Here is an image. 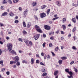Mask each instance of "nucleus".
<instances>
[{
	"instance_id": "obj_1",
	"label": "nucleus",
	"mask_w": 78,
	"mask_h": 78,
	"mask_svg": "<svg viewBox=\"0 0 78 78\" xmlns=\"http://www.w3.org/2000/svg\"><path fill=\"white\" fill-rule=\"evenodd\" d=\"M35 27L36 30L37 31V32L40 33H42V30H41L40 27H39L38 26L36 25Z\"/></svg>"
},
{
	"instance_id": "obj_2",
	"label": "nucleus",
	"mask_w": 78,
	"mask_h": 78,
	"mask_svg": "<svg viewBox=\"0 0 78 78\" xmlns=\"http://www.w3.org/2000/svg\"><path fill=\"white\" fill-rule=\"evenodd\" d=\"M9 51H11L12 49V45L11 43H9L7 44Z\"/></svg>"
},
{
	"instance_id": "obj_3",
	"label": "nucleus",
	"mask_w": 78,
	"mask_h": 78,
	"mask_svg": "<svg viewBox=\"0 0 78 78\" xmlns=\"http://www.w3.org/2000/svg\"><path fill=\"white\" fill-rule=\"evenodd\" d=\"M24 41L26 44L27 45L29 46V44L30 45H33V43H32V42L30 41H29L27 40H24Z\"/></svg>"
},
{
	"instance_id": "obj_4",
	"label": "nucleus",
	"mask_w": 78,
	"mask_h": 78,
	"mask_svg": "<svg viewBox=\"0 0 78 78\" xmlns=\"http://www.w3.org/2000/svg\"><path fill=\"white\" fill-rule=\"evenodd\" d=\"M40 36V35L39 34H37L34 36V38L35 41H36V40H37V39H38L39 37Z\"/></svg>"
},
{
	"instance_id": "obj_5",
	"label": "nucleus",
	"mask_w": 78,
	"mask_h": 78,
	"mask_svg": "<svg viewBox=\"0 0 78 78\" xmlns=\"http://www.w3.org/2000/svg\"><path fill=\"white\" fill-rule=\"evenodd\" d=\"M46 16V14L44 13H42L40 15V17L41 18L45 17Z\"/></svg>"
},
{
	"instance_id": "obj_6",
	"label": "nucleus",
	"mask_w": 78,
	"mask_h": 78,
	"mask_svg": "<svg viewBox=\"0 0 78 78\" xmlns=\"http://www.w3.org/2000/svg\"><path fill=\"white\" fill-rule=\"evenodd\" d=\"M9 51L10 53L12 54H13L14 55H17L16 54V51H14V50H11L10 51Z\"/></svg>"
},
{
	"instance_id": "obj_7",
	"label": "nucleus",
	"mask_w": 78,
	"mask_h": 78,
	"mask_svg": "<svg viewBox=\"0 0 78 78\" xmlns=\"http://www.w3.org/2000/svg\"><path fill=\"white\" fill-rule=\"evenodd\" d=\"M44 27L45 29L46 30H50V26H48L45 25L44 26Z\"/></svg>"
},
{
	"instance_id": "obj_8",
	"label": "nucleus",
	"mask_w": 78,
	"mask_h": 78,
	"mask_svg": "<svg viewBox=\"0 0 78 78\" xmlns=\"http://www.w3.org/2000/svg\"><path fill=\"white\" fill-rule=\"evenodd\" d=\"M13 60L17 62V61H19V58L17 56H16L14 58Z\"/></svg>"
},
{
	"instance_id": "obj_9",
	"label": "nucleus",
	"mask_w": 78,
	"mask_h": 78,
	"mask_svg": "<svg viewBox=\"0 0 78 78\" xmlns=\"http://www.w3.org/2000/svg\"><path fill=\"white\" fill-rule=\"evenodd\" d=\"M8 2V1L7 0H2V4H6Z\"/></svg>"
},
{
	"instance_id": "obj_10",
	"label": "nucleus",
	"mask_w": 78,
	"mask_h": 78,
	"mask_svg": "<svg viewBox=\"0 0 78 78\" xmlns=\"http://www.w3.org/2000/svg\"><path fill=\"white\" fill-rule=\"evenodd\" d=\"M28 12V10L27 9H26L24 11V17H26V16H27V14Z\"/></svg>"
},
{
	"instance_id": "obj_11",
	"label": "nucleus",
	"mask_w": 78,
	"mask_h": 78,
	"mask_svg": "<svg viewBox=\"0 0 78 78\" xmlns=\"http://www.w3.org/2000/svg\"><path fill=\"white\" fill-rule=\"evenodd\" d=\"M31 26V23L30 22H28L27 23V27H28V28H30V26Z\"/></svg>"
},
{
	"instance_id": "obj_12",
	"label": "nucleus",
	"mask_w": 78,
	"mask_h": 78,
	"mask_svg": "<svg viewBox=\"0 0 78 78\" xmlns=\"http://www.w3.org/2000/svg\"><path fill=\"white\" fill-rule=\"evenodd\" d=\"M8 14V13L6 12H5L3 13L2 15V16H6Z\"/></svg>"
},
{
	"instance_id": "obj_13",
	"label": "nucleus",
	"mask_w": 78,
	"mask_h": 78,
	"mask_svg": "<svg viewBox=\"0 0 78 78\" xmlns=\"http://www.w3.org/2000/svg\"><path fill=\"white\" fill-rule=\"evenodd\" d=\"M16 61H10V64H16Z\"/></svg>"
},
{
	"instance_id": "obj_14",
	"label": "nucleus",
	"mask_w": 78,
	"mask_h": 78,
	"mask_svg": "<svg viewBox=\"0 0 78 78\" xmlns=\"http://www.w3.org/2000/svg\"><path fill=\"white\" fill-rule=\"evenodd\" d=\"M76 19L75 18H74L72 19V21L74 23H76Z\"/></svg>"
},
{
	"instance_id": "obj_15",
	"label": "nucleus",
	"mask_w": 78,
	"mask_h": 78,
	"mask_svg": "<svg viewBox=\"0 0 78 78\" xmlns=\"http://www.w3.org/2000/svg\"><path fill=\"white\" fill-rule=\"evenodd\" d=\"M57 5L58 6H61V2L59 1L57 2Z\"/></svg>"
},
{
	"instance_id": "obj_16",
	"label": "nucleus",
	"mask_w": 78,
	"mask_h": 78,
	"mask_svg": "<svg viewBox=\"0 0 78 78\" xmlns=\"http://www.w3.org/2000/svg\"><path fill=\"white\" fill-rule=\"evenodd\" d=\"M58 73V71H56L54 72V75L55 76H56V75Z\"/></svg>"
},
{
	"instance_id": "obj_17",
	"label": "nucleus",
	"mask_w": 78,
	"mask_h": 78,
	"mask_svg": "<svg viewBox=\"0 0 78 78\" xmlns=\"http://www.w3.org/2000/svg\"><path fill=\"white\" fill-rule=\"evenodd\" d=\"M17 62V63H16V64L17 65V66H19L20 65V62Z\"/></svg>"
},
{
	"instance_id": "obj_18",
	"label": "nucleus",
	"mask_w": 78,
	"mask_h": 78,
	"mask_svg": "<svg viewBox=\"0 0 78 78\" xmlns=\"http://www.w3.org/2000/svg\"><path fill=\"white\" fill-rule=\"evenodd\" d=\"M62 27H63V28L64 30H65L66 29V27L65 25H62Z\"/></svg>"
},
{
	"instance_id": "obj_19",
	"label": "nucleus",
	"mask_w": 78,
	"mask_h": 78,
	"mask_svg": "<svg viewBox=\"0 0 78 78\" xmlns=\"http://www.w3.org/2000/svg\"><path fill=\"white\" fill-rule=\"evenodd\" d=\"M19 0H13V2L14 3H17L18 2Z\"/></svg>"
},
{
	"instance_id": "obj_20",
	"label": "nucleus",
	"mask_w": 78,
	"mask_h": 78,
	"mask_svg": "<svg viewBox=\"0 0 78 78\" xmlns=\"http://www.w3.org/2000/svg\"><path fill=\"white\" fill-rule=\"evenodd\" d=\"M76 29V27H74L73 30V32H75Z\"/></svg>"
},
{
	"instance_id": "obj_21",
	"label": "nucleus",
	"mask_w": 78,
	"mask_h": 78,
	"mask_svg": "<svg viewBox=\"0 0 78 78\" xmlns=\"http://www.w3.org/2000/svg\"><path fill=\"white\" fill-rule=\"evenodd\" d=\"M31 64H34V59L33 58L31 59Z\"/></svg>"
},
{
	"instance_id": "obj_22",
	"label": "nucleus",
	"mask_w": 78,
	"mask_h": 78,
	"mask_svg": "<svg viewBox=\"0 0 78 78\" xmlns=\"http://www.w3.org/2000/svg\"><path fill=\"white\" fill-rule=\"evenodd\" d=\"M62 60H59L58 61V63L59 64L61 65V64H62Z\"/></svg>"
},
{
	"instance_id": "obj_23",
	"label": "nucleus",
	"mask_w": 78,
	"mask_h": 78,
	"mask_svg": "<svg viewBox=\"0 0 78 78\" xmlns=\"http://www.w3.org/2000/svg\"><path fill=\"white\" fill-rule=\"evenodd\" d=\"M23 23L24 27H26V24L25 23V21H23Z\"/></svg>"
},
{
	"instance_id": "obj_24",
	"label": "nucleus",
	"mask_w": 78,
	"mask_h": 78,
	"mask_svg": "<svg viewBox=\"0 0 78 78\" xmlns=\"http://www.w3.org/2000/svg\"><path fill=\"white\" fill-rule=\"evenodd\" d=\"M9 15L11 17H13V16H14V14L12 12H10L9 14Z\"/></svg>"
},
{
	"instance_id": "obj_25",
	"label": "nucleus",
	"mask_w": 78,
	"mask_h": 78,
	"mask_svg": "<svg viewBox=\"0 0 78 78\" xmlns=\"http://www.w3.org/2000/svg\"><path fill=\"white\" fill-rule=\"evenodd\" d=\"M70 75L72 76L73 75V73L72 72V71H70L69 72V73H68Z\"/></svg>"
},
{
	"instance_id": "obj_26",
	"label": "nucleus",
	"mask_w": 78,
	"mask_h": 78,
	"mask_svg": "<svg viewBox=\"0 0 78 78\" xmlns=\"http://www.w3.org/2000/svg\"><path fill=\"white\" fill-rule=\"evenodd\" d=\"M66 72H67L68 73L69 72V69H65Z\"/></svg>"
},
{
	"instance_id": "obj_27",
	"label": "nucleus",
	"mask_w": 78,
	"mask_h": 78,
	"mask_svg": "<svg viewBox=\"0 0 78 78\" xmlns=\"http://www.w3.org/2000/svg\"><path fill=\"white\" fill-rule=\"evenodd\" d=\"M50 10L49 9H48V11H47V14H50Z\"/></svg>"
},
{
	"instance_id": "obj_28",
	"label": "nucleus",
	"mask_w": 78,
	"mask_h": 78,
	"mask_svg": "<svg viewBox=\"0 0 78 78\" xmlns=\"http://www.w3.org/2000/svg\"><path fill=\"white\" fill-rule=\"evenodd\" d=\"M47 73H44L43 74L42 76H47Z\"/></svg>"
},
{
	"instance_id": "obj_29",
	"label": "nucleus",
	"mask_w": 78,
	"mask_h": 78,
	"mask_svg": "<svg viewBox=\"0 0 78 78\" xmlns=\"http://www.w3.org/2000/svg\"><path fill=\"white\" fill-rule=\"evenodd\" d=\"M45 7H46V6L45 5H43L41 6V9H44L45 8Z\"/></svg>"
},
{
	"instance_id": "obj_30",
	"label": "nucleus",
	"mask_w": 78,
	"mask_h": 78,
	"mask_svg": "<svg viewBox=\"0 0 78 78\" xmlns=\"http://www.w3.org/2000/svg\"><path fill=\"white\" fill-rule=\"evenodd\" d=\"M0 64H1L2 66H3V61H0Z\"/></svg>"
},
{
	"instance_id": "obj_31",
	"label": "nucleus",
	"mask_w": 78,
	"mask_h": 78,
	"mask_svg": "<svg viewBox=\"0 0 78 78\" xmlns=\"http://www.w3.org/2000/svg\"><path fill=\"white\" fill-rule=\"evenodd\" d=\"M33 6H35L36 5V2H34L32 4Z\"/></svg>"
},
{
	"instance_id": "obj_32",
	"label": "nucleus",
	"mask_w": 78,
	"mask_h": 78,
	"mask_svg": "<svg viewBox=\"0 0 78 78\" xmlns=\"http://www.w3.org/2000/svg\"><path fill=\"white\" fill-rule=\"evenodd\" d=\"M59 49V48L58 47H57L55 48V50L56 51H57Z\"/></svg>"
},
{
	"instance_id": "obj_33",
	"label": "nucleus",
	"mask_w": 78,
	"mask_h": 78,
	"mask_svg": "<svg viewBox=\"0 0 78 78\" xmlns=\"http://www.w3.org/2000/svg\"><path fill=\"white\" fill-rule=\"evenodd\" d=\"M61 58L62 59L64 60V59H67V57H61Z\"/></svg>"
},
{
	"instance_id": "obj_34",
	"label": "nucleus",
	"mask_w": 78,
	"mask_h": 78,
	"mask_svg": "<svg viewBox=\"0 0 78 78\" xmlns=\"http://www.w3.org/2000/svg\"><path fill=\"white\" fill-rule=\"evenodd\" d=\"M72 49L73 50H77V49L76 48V47L75 46H73L72 47Z\"/></svg>"
},
{
	"instance_id": "obj_35",
	"label": "nucleus",
	"mask_w": 78,
	"mask_h": 78,
	"mask_svg": "<svg viewBox=\"0 0 78 78\" xmlns=\"http://www.w3.org/2000/svg\"><path fill=\"white\" fill-rule=\"evenodd\" d=\"M62 20L63 21V23H64V22H66V19L65 18H63Z\"/></svg>"
},
{
	"instance_id": "obj_36",
	"label": "nucleus",
	"mask_w": 78,
	"mask_h": 78,
	"mask_svg": "<svg viewBox=\"0 0 78 78\" xmlns=\"http://www.w3.org/2000/svg\"><path fill=\"white\" fill-rule=\"evenodd\" d=\"M18 40L19 41H20V42H23L22 39L20 38H19Z\"/></svg>"
},
{
	"instance_id": "obj_37",
	"label": "nucleus",
	"mask_w": 78,
	"mask_h": 78,
	"mask_svg": "<svg viewBox=\"0 0 78 78\" xmlns=\"http://www.w3.org/2000/svg\"><path fill=\"white\" fill-rule=\"evenodd\" d=\"M15 23H19V20H16L15 21Z\"/></svg>"
},
{
	"instance_id": "obj_38",
	"label": "nucleus",
	"mask_w": 78,
	"mask_h": 78,
	"mask_svg": "<svg viewBox=\"0 0 78 78\" xmlns=\"http://www.w3.org/2000/svg\"><path fill=\"white\" fill-rule=\"evenodd\" d=\"M45 44H46V43L45 42H44L43 44L42 45H43V47L44 48V47H45Z\"/></svg>"
},
{
	"instance_id": "obj_39",
	"label": "nucleus",
	"mask_w": 78,
	"mask_h": 78,
	"mask_svg": "<svg viewBox=\"0 0 78 78\" xmlns=\"http://www.w3.org/2000/svg\"><path fill=\"white\" fill-rule=\"evenodd\" d=\"M51 34H54V32H51L50 33H49V35H51Z\"/></svg>"
},
{
	"instance_id": "obj_40",
	"label": "nucleus",
	"mask_w": 78,
	"mask_h": 78,
	"mask_svg": "<svg viewBox=\"0 0 78 78\" xmlns=\"http://www.w3.org/2000/svg\"><path fill=\"white\" fill-rule=\"evenodd\" d=\"M8 2L10 4H12V1L11 0H8Z\"/></svg>"
},
{
	"instance_id": "obj_41",
	"label": "nucleus",
	"mask_w": 78,
	"mask_h": 78,
	"mask_svg": "<svg viewBox=\"0 0 78 78\" xmlns=\"http://www.w3.org/2000/svg\"><path fill=\"white\" fill-rule=\"evenodd\" d=\"M74 71H75V72H76V73H77L78 72V69L76 68H75L74 69Z\"/></svg>"
},
{
	"instance_id": "obj_42",
	"label": "nucleus",
	"mask_w": 78,
	"mask_h": 78,
	"mask_svg": "<svg viewBox=\"0 0 78 78\" xmlns=\"http://www.w3.org/2000/svg\"><path fill=\"white\" fill-rule=\"evenodd\" d=\"M41 71L42 72H45V69H41Z\"/></svg>"
},
{
	"instance_id": "obj_43",
	"label": "nucleus",
	"mask_w": 78,
	"mask_h": 78,
	"mask_svg": "<svg viewBox=\"0 0 78 78\" xmlns=\"http://www.w3.org/2000/svg\"><path fill=\"white\" fill-rule=\"evenodd\" d=\"M1 9L2 10H3V9H4V6H1Z\"/></svg>"
},
{
	"instance_id": "obj_44",
	"label": "nucleus",
	"mask_w": 78,
	"mask_h": 78,
	"mask_svg": "<svg viewBox=\"0 0 78 78\" xmlns=\"http://www.w3.org/2000/svg\"><path fill=\"white\" fill-rule=\"evenodd\" d=\"M36 63H37V64H39V60H37L36 61Z\"/></svg>"
},
{
	"instance_id": "obj_45",
	"label": "nucleus",
	"mask_w": 78,
	"mask_h": 78,
	"mask_svg": "<svg viewBox=\"0 0 78 78\" xmlns=\"http://www.w3.org/2000/svg\"><path fill=\"white\" fill-rule=\"evenodd\" d=\"M74 62H74V61H73L71 63H70V64L71 65H72L74 63Z\"/></svg>"
},
{
	"instance_id": "obj_46",
	"label": "nucleus",
	"mask_w": 78,
	"mask_h": 78,
	"mask_svg": "<svg viewBox=\"0 0 78 78\" xmlns=\"http://www.w3.org/2000/svg\"><path fill=\"white\" fill-rule=\"evenodd\" d=\"M43 37L44 38H45V37H46L47 36H46V35L44 34L43 35Z\"/></svg>"
},
{
	"instance_id": "obj_47",
	"label": "nucleus",
	"mask_w": 78,
	"mask_h": 78,
	"mask_svg": "<svg viewBox=\"0 0 78 78\" xmlns=\"http://www.w3.org/2000/svg\"><path fill=\"white\" fill-rule=\"evenodd\" d=\"M46 57L48 58V59H50V55H47L46 56Z\"/></svg>"
},
{
	"instance_id": "obj_48",
	"label": "nucleus",
	"mask_w": 78,
	"mask_h": 78,
	"mask_svg": "<svg viewBox=\"0 0 78 78\" xmlns=\"http://www.w3.org/2000/svg\"><path fill=\"white\" fill-rule=\"evenodd\" d=\"M23 34H27V32L25 30H24L23 31Z\"/></svg>"
},
{
	"instance_id": "obj_49",
	"label": "nucleus",
	"mask_w": 78,
	"mask_h": 78,
	"mask_svg": "<svg viewBox=\"0 0 78 78\" xmlns=\"http://www.w3.org/2000/svg\"><path fill=\"white\" fill-rule=\"evenodd\" d=\"M0 25L1 27H3V26H4L3 24L1 23H0Z\"/></svg>"
},
{
	"instance_id": "obj_50",
	"label": "nucleus",
	"mask_w": 78,
	"mask_h": 78,
	"mask_svg": "<svg viewBox=\"0 0 78 78\" xmlns=\"http://www.w3.org/2000/svg\"><path fill=\"white\" fill-rule=\"evenodd\" d=\"M2 53H3V51L0 49V55H2Z\"/></svg>"
},
{
	"instance_id": "obj_51",
	"label": "nucleus",
	"mask_w": 78,
	"mask_h": 78,
	"mask_svg": "<svg viewBox=\"0 0 78 78\" xmlns=\"http://www.w3.org/2000/svg\"><path fill=\"white\" fill-rule=\"evenodd\" d=\"M5 68H2L1 69V71H2V72H4L5 70Z\"/></svg>"
},
{
	"instance_id": "obj_52",
	"label": "nucleus",
	"mask_w": 78,
	"mask_h": 78,
	"mask_svg": "<svg viewBox=\"0 0 78 78\" xmlns=\"http://www.w3.org/2000/svg\"><path fill=\"white\" fill-rule=\"evenodd\" d=\"M6 73L7 75H9V71H7L6 72Z\"/></svg>"
},
{
	"instance_id": "obj_53",
	"label": "nucleus",
	"mask_w": 78,
	"mask_h": 78,
	"mask_svg": "<svg viewBox=\"0 0 78 78\" xmlns=\"http://www.w3.org/2000/svg\"><path fill=\"white\" fill-rule=\"evenodd\" d=\"M19 10L20 11H22V7H20L18 8Z\"/></svg>"
},
{
	"instance_id": "obj_54",
	"label": "nucleus",
	"mask_w": 78,
	"mask_h": 78,
	"mask_svg": "<svg viewBox=\"0 0 78 78\" xmlns=\"http://www.w3.org/2000/svg\"><path fill=\"white\" fill-rule=\"evenodd\" d=\"M41 55L42 56H44V52H43L41 53Z\"/></svg>"
},
{
	"instance_id": "obj_55",
	"label": "nucleus",
	"mask_w": 78,
	"mask_h": 78,
	"mask_svg": "<svg viewBox=\"0 0 78 78\" xmlns=\"http://www.w3.org/2000/svg\"><path fill=\"white\" fill-rule=\"evenodd\" d=\"M68 37H70L71 36V34H69L68 35Z\"/></svg>"
},
{
	"instance_id": "obj_56",
	"label": "nucleus",
	"mask_w": 78,
	"mask_h": 78,
	"mask_svg": "<svg viewBox=\"0 0 78 78\" xmlns=\"http://www.w3.org/2000/svg\"><path fill=\"white\" fill-rule=\"evenodd\" d=\"M68 78H73V76H72L70 75V76H68Z\"/></svg>"
},
{
	"instance_id": "obj_57",
	"label": "nucleus",
	"mask_w": 78,
	"mask_h": 78,
	"mask_svg": "<svg viewBox=\"0 0 78 78\" xmlns=\"http://www.w3.org/2000/svg\"><path fill=\"white\" fill-rule=\"evenodd\" d=\"M51 52L52 55V56H55V53H54L53 52Z\"/></svg>"
},
{
	"instance_id": "obj_58",
	"label": "nucleus",
	"mask_w": 78,
	"mask_h": 78,
	"mask_svg": "<svg viewBox=\"0 0 78 78\" xmlns=\"http://www.w3.org/2000/svg\"><path fill=\"white\" fill-rule=\"evenodd\" d=\"M22 62L23 63H27V62L26 61L24 60Z\"/></svg>"
},
{
	"instance_id": "obj_59",
	"label": "nucleus",
	"mask_w": 78,
	"mask_h": 78,
	"mask_svg": "<svg viewBox=\"0 0 78 78\" xmlns=\"http://www.w3.org/2000/svg\"><path fill=\"white\" fill-rule=\"evenodd\" d=\"M57 18H55L52 19V20H56V19H57Z\"/></svg>"
},
{
	"instance_id": "obj_60",
	"label": "nucleus",
	"mask_w": 78,
	"mask_h": 78,
	"mask_svg": "<svg viewBox=\"0 0 78 78\" xmlns=\"http://www.w3.org/2000/svg\"><path fill=\"white\" fill-rule=\"evenodd\" d=\"M49 47H52V44L51 43H50L49 44Z\"/></svg>"
},
{
	"instance_id": "obj_61",
	"label": "nucleus",
	"mask_w": 78,
	"mask_h": 78,
	"mask_svg": "<svg viewBox=\"0 0 78 78\" xmlns=\"http://www.w3.org/2000/svg\"><path fill=\"white\" fill-rule=\"evenodd\" d=\"M40 64L41 65H42V66H44V64L42 62H41L40 63Z\"/></svg>"
},
{
	"instance_id": "obj_62",
	"label": "nucleus",
	"mask_w": 78,
	"mask_h": 78,
	"mask_svg": "<svg viewBox=\"0 0 78 78\" xmlns=\"http://www.w3.org/2000/svg\"><path fill=\"white\" fill-rule=\"evenodd\" d=\"M50 39H51V40H53V39H54V38H53V37H50Z\"/></svg>"
},
{
	"instance_id": "obj_63",
	"label": "nucleus",
	"mask_w": 78,
	"mask_h": 78,
	"mask_svg": "<svg viewBox=\"0 0 78 78\" xmlns=\"http://www.w3.org/2000/svg\"><path fill=\"white\" fill-rule=\"evenodd\" d=\"M6 39L7 40H8L9 39V37H6Z\"/></svg>"
},
{
	"instance_id": "obj_64",
	"label": "nucleus",
	"mask_w": 78,
	"mask_h": 78,
	"mask_svg": "<svg viewBox=\"0 0 78 78\" xmlns=\"http://www.w3.org/2000/svg\"><path fill=\"white\" fill-rule=\"evenodd\" d=\"M59 30H58L56 32V33L57 34H58V33H59Z\"/></svg>"
}]
</instances>
